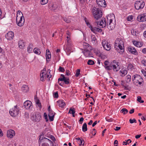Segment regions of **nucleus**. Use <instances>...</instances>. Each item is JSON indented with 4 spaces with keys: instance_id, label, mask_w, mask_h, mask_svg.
<instances>
[{
    "instance_id": "c9c22d12",
    "label": "nucleus",
    "mask_w": 146,
    "mask_h": 146,
    "mask_svg": "<svg viewBox=\"0 0 146 146\" xmlns=\"http://www.w3.org/2000/svg\"><path fill=\"white\" fill-rule=\"evenodd\" d=\"M126 77L127 80V82H130L131 80V76L130 75H128L126 76Z\"/></svg>"
},
{
    "instance_id": "680f3d73",
    "label": "nucleus",
    "mask_w": 146,
    "mask_h": 146,
    "mask_svg": "<svg viewBox=\"0 0 146 146\" xmlns=\"http://www.w3.org/2000/svg\"><path fill=\"white\" fill-rule=\"evenodd\" d=\"M46 56V60L47 61L48 60V59H50L51 57V55Z\"/></svg>"
},
{
    "instance_id": "4d7b16f0",
    "label": "nucleus",
    "mask_w": 146,
    "mask_h": 146,
    "mask_svg": "<svg viewBox=\"0 0 146 146\" xmlns=\"http://www.w3.org/2000/svg\"><path fill=\"white\" fill-rule=\"evenodd\" d=\"M83 45L84 46V48H87L88 46V44L86 43H83Z\"/></svg>"
},
{
    "instance_id": "0eeeda50",
    "label": "nucleus",
    "mask_w": 146,
    "mask_h": 146,
    "mask_svg": "<svg viewBox=\"0 0 146 146\" xmlns=\"http://www.w3.org/2000/svg\"><path fill=\"white\" fill-rule=\"evenodd\" d=\"M19 109L16 105L10 110L9 113L11 116L15 117L19 114Z\"/></svg>"
},
{
    "instance_id": "58836bf2",
    "label": "nucleus",
    "mask_w": 146,
    "mask_h": 146,
    "mask_svg": "<svg viewBox=\"0 0 146 146\" xmlns=\"http://www.w3.org/2000/svg\"><path fill=\"white\" fill-rule=\"evenodd\" d=\"M87 64L89 65H93L94 63V61L92 60H89L88 61Z\"/></svg>"
},
{
    "instance_id": "bf43d9fd",
    "label": "nucleus",
    "mask_w": 146,
    "mask_h": 146,
    "mask_svg": "<svg viewBox=\"0 0 146 146\" xmlns=\"http://www.w3.org/2000/svg\"><path fill=\"white\" fill-rule=\"evenodd\" d=\"M142 63L144 66L146 65V60H143L141 61Z\"/></svg>"
},
{
    "instance_id": "7ed1b4c3",
    "label": "nucleus",
    "mask_w": 146,
    "mask_h": 146,
    "mask_svg": "<svg viewBox=\"0 0 146 146\" xmlns=\"http://www.w3.org/2000/svg\"><path fill=\"white\" fill-rule=\"evenodd\" d=\"M118 63V62H116L114 60L113 62H112L110 65L105 66V68L108 70H110L113 68L114 71L117 72L120 69Z\"/></svg>"
},
{
    "instance_id": "a878e982",
    "label": "nucleus",
    "mask_w": 146,
    "mask_h": 146,
    "mask_svg": "<svg viewBox=\"0 0 146 146\" xmlns=\"http://www.w3.org/2000/svg\"><path fill=\"white\" fill-rule=\"evenodd\" d=\"M21 90L23 92H27L29 90V87L27 85H24L22 86L21 88Z\"/></svg>"
},
{
    "instance_id": "0e129e2a",
    "label": "nucleus",
    "mask_w": 146,
    "mask_h": 146,
    "mask_svg": "<svg viewBox=\"0 0 146 146\" xmlns=\"http://www.w3.org/2000/svg\"><path fill=\"white\" fill-rule=\"evenodd\" d=\"M121 127H116L114 129V130L115 131H118L120 129Z\"/></svg>"
},
{
    "instance_id": "052dcab7",
    "label": "nucleus",
    "mask_w": 146,
    "mask_h": 146,
    "mask_svg": "<svg viewBox=\"0 0 146 146\" xmlns=\"http://www.w3.org/2000/svg\"><path fill=\"white\" fill-rule=\"evenodd\" d=\"M25 117L27 118H29V114L28 112H25Z\"/></svg>"
},
{
    "instance_id": "69168bd1",
    "label": "nucleus",
    "mask_w": 146,
    "mask_h": 146,
    "mask_svg": "<svg viewBox=\"0 0 146 146\" xmlns=\"http://www.w3.org/2000/svg\"><path fill=\"white\" fill-rule=\"evenodd\" d=\"M134 111V110L133 109H131V110L129 111V113L130 114H132V113H133Z\"/></svg>"
},
{
    "instance_id": "473e14b6",
    "label": "nucleus",
    "mask_w": 146,
    "mask_h": 146,
    "mask_svg": "<svg viewBox=\"0 0 146 146\" xmlns=\"http://www.w3.org/2000/svg\"><path fill=\"white\" fill-rule=\"evenodd\" d=\"M75 111V108H70L69 109L68 113L71 114H74Z\"/></svg>"
},
{
    "instance_id": "f257e3e1",
    "label": "nucleus",
    "mask_w": 146,
    "mask_h": 146,
    "mask_svg": "<svg viewBox=\"0 0 146 146\" xmlns=\"http://www.w3.org/2000/svg\"><path fill=\"white\" fill-rule=\"evenodd\" d=\"M92 13L94 18L96 20L102 17V12L100 8L94 7L92 9Z\"/></svg>"
},
{
    "instance_id": "a211bd4d",
    "label": "nucleus",
    "mask_w": 146,
    "mask_h": 146,
    "mask_svg": "<svg viewBox=\"0 0 146 146\" xmlns=\"http://www.w3.org/2000/svg\"><path fill=\"white\" fill-rule=\"evenodd\" d=\"M19 27L22 26L24 24L25 22L23 16H21V17H19L18 20V21H16Z\"/></svg>"
},
{
    "instance_id": "de8ad7c7",
    "label": "nucleus",
    "mask_w": 146,
    "mask_h": 146,
    "mask_svg": "<svg viewBox=\"0 0 146 146\" xmlns=\"http://www.w3.org/2000/svg\"><path fill=\"white\" fill-rule=\"evenodd\" d=\"M44 118L46 120V121H48V118L47 115L46 113H44Z\"/></svg>"
},
{
    "instance_id": "4468645a",
    "label": "nucleus",
    "mask_w": 146,
    "mask_h": 146,
    "mask_svg": "<svg viewBox=\"0 0 146 146\" xmlns=\"http://www.w3.org/2000/svg\"><path fill=\"white\" fill-rule=\"evenodd\" d=\"M96 2L99 7L105 8L106 6V3L105 0H96Z\"/></svg>"
},
{
    "instance_id": "5701e85b",
    "label": "nucleus",
    "mask_w": 146,
    "mask_h": 146,
    "mask_svg": "<svg viewBox=\"0 0 146 146\" xmlns=\"http://www.w3.org/2000/svg\"><path fill=\"white\" fill-rule=\"evenodd\" d=\"M58 104L60 107L63 108L65 105V103L63 100H59L57 101Z\"/></svg>"
},
{
    "instance_id": "39448f33",
    "label": "nucleus",
    "mask_w": 146,
    "mask_h": 146,
    "mask_svg": "<svg viewBox=\"0 0 146 146\" xmlns=\"http://www.w3.org/2000/svg\"><path fill=\"white\" fill-rule=\"evenodd\" d=\"M115 48L116 46L118 47L119 49L123 52L124 51V43L123 40L119 38H117L115 40Z\"/></svg>"
},
{
    "instance_id": "72a5a7b5",
    "label": "nucleus",
    "mask_w": 146,
    "mask_h": 146,
    "mask_svg": "<svg viewBox=\"0 0 146 146\" xmlns=\"http://www.w3.org/2000/svg\"><path fill=\"white\" fill-rule=\"evenodd\" d=\"M120 112L123 114H125L127 113L128 110L125 108H123L121 110Z\"/></svg>"
},
{
    "instance_id": "e2e57ef3",
    "label": "nucleus",
    "mask_w": 146,
    "mask_h": 146,
    "mask_svg": "<svg viewBox=\"0 0 146 146\" xmlns=\"http://www.w3.org/2000/svg\"><path fill=\"white\" fill-rule=\"evenodd\" d=\"M142 73L144 75V76L146 77V72L144 70H141Z\"/></svg>"
},
{
    "instance_id": "20e7f679",
    "label": "nucleus",
    "mask_w": 146,
    "mask_h": 146,
    "mask_svg": "<svg viewBox=\"0 0 146 146\" xmlns=\"http://www.w3.org/2000/svg\"><path fill=\"white\" fill-rule=\"evenodd\" d=\"M132 80L133 83L136 85H141L143 82V79L142 77L138 74L133 75L132 77Z\"/></svg>"
},
{
    "instance_id": "f704fd0d",
    "label": "nucleus",
    "mask_w": 146,
    "mask_h": 146,
    "mask_svg": "<svg viewBox=\"0 0 146 146\" xmlns=\"http://www.w3.org/2000/svg\"><path fill=\"white\" fill-rule=\"evenodd\" d=\"M91 39L92 42L93 43H94L96 40V36L94 35H91Z\"/></svg>"
},
{
    "instance_id": "9d476101",
    "label": "nucleus",
    "mask_w": 146,
    "mask_h": 146,
    "mask_svg": "<svg viewBox=\"0 0 146 146\" xmlns=\"http://www.w3.org/2000/svg\"><path fill=\"white\" fill-rule=\"evenodd\" d=\"M145 3L143 1H137L135 4V7L137 10L143 9L145 6Z\"/></svg>"
},
{
    "instance_id": "cd10ccee",
    "label": "nucleus",
    "mask_w": 146,
    "mask_h": 146,
    "mask_svg": "<svg viewBox=\"0 0 146 146\" xmlns=\"http://www.w3.org/2000/svg\"><path fill=\"white\" fill-rule=\"evenodd\" d=\"M77 142L79 145V146H83L84 144V142L83 140H81L80 138H78Z\"/></svg>"
},
{
    "instance_id": "6e6d98bb",
    "label": "nucleus",
    "mask_w": 146,
    "mask_h": 146,
    "mask_svg": "<svg viewBox=\"0 0 146 146\" xmlns=\"http://www.w3.org/2000/svg\"><path fill=\"white\" fill-rule=\"evenodd\" d=\"M109 63V62L108 60H105L104 62V64L105 65L104 67L108 66V65Z\"/></svg>"
},
{
    "instance_id": "ea45409f",
    "label": "nucleus",
    "mask_w": 146,
    "mask_h": 146,
    "mask_svg": "<svg viewBox=\"0 0 146 146\" xmlns=\"http://www.w3.org/2000/svg\"><path fill=\"white\" fill-rule=\"evenodd\" d=\"M141 97L140 96H139L137 97V101L141 103H143L144 102V101L143 100H141Z\"/></svg>"
},
{
    "instance_id": "f3484780",
    "label": "nucleus",
    "mask_w": 146,
    "mask_h": 146,
    "mask_svg": "<svg viewBox=\"0 0 146 146\" xmlns=\"http://www.w3.org/2000/svg\"><path fill=\"white\" fill-rule=\"evenodd\" d=\"M24 106L26 109H29L32 108V103L30 101H26L24 103Z\"/></svg>"
},
{
    "instance_id": "338daca9",
    "label": "nucleus",
    "mask_w": 146,
    "mask_h": 146,
    "mask_svg": "<svg viewBox=\"0 0 146 146\" xmlns=\"http://www.w3.org/2000/svg\"><path fill=\"white\" fill-rule=\"evenodd\" d=\"M60 81H58V84H59L60 85V86H63V85L64 83H62V82H60Z\"/></svg>"
},
{
    "instance_id": "49530a36",
    "label": "nucleus",
    "mask_w": 146,
    "mask_h": 146,
    "mask_svg": "<svg viewBox=\"0 0 146 146\" xmlns=\"http://www.w3.org/2000/svg\"><path fill=\"white\" fill-rule=\"evenodd\" d=\"M129 121L131 123H137V121L135 119H130L129 120Z\"/></svg>"
},
{
    "instance_id": "f8f14e48",
    "label": "nucleus",
    "mask_w": 146,
    "mask_h": 146,
    "mask_svg": "<svg viewBox=\"0 0 146 146\" xmlns=\"http://www.w3.org/2000/svg\"><path fill=\"white\" fill-rule=\"evenodd\" d=\"M60 78H58L59 81H63L65 84H68L70 83L69 79L68 77H65L63 74H61L60 75Z\"/></svg>"
},
{
    "instance_id": "6e6552de",
    "label": "nucleus",
    "mask_w": 146,
    "mask_h": 146,
    "mask_svg": "<svg viewBox=\"0 0 146 146\" xmlns=\"http://www.w3.org/2000/svg\"><path fill=\"white\" fill-rule=\"evenodd\" d=\"M85 22L87 25L89 27L91 30V31L94 33H96V32H98L101 33L102 32V30L101 29H100L96 27H92L90 25L89 23L86 21L85 20Z\"/></svg>"
},
{
    "instance_id": "393cba45",
    "label": "nucleus",
    "mask_w": 146,
    "mask_h": 146,
    "mask_svg": "<svg viewBox=\"0 0 146 146\" xmlns=\"http://www.w3.org/2000/svg\"><path fill=\"white\" fill-rule=\"evenodd\" d=\"M133 43L135 46L138 47H140L142 46V44L141 42H138L135 40L133 41Z\"/></svg>"
},
{
    "instance_id": "09e8293b",
    "label": "nucleus",
    "mask_w": 146,
    "mask_h": 146,
    "mask_svg": "<svg viewBox=\"0 0 146 146\" xmlns=\"http://www.w3.org/2000/svg\"><path fill=\"white\" fill-rule=\"evenodd\" d=\"M80 74V70L78 69L76 70V72L75 74L76 77H78Z\"/></svg>"
},
{
    "instance_id": "9b49d317",
    "label": "nucleus",
    "mask_w": 146,
    "mask_h": 146,
    "mask_svg": "<svg viewBox=\"0 0 146 146\" xmlns=\"http://www.w3.org/2000/svg\"><path fill=\"white\" fill-rule=\"evenodd\" d=\"M96 23L98 27H105L106 25V22L105 21V19L103 18L101 21L97 20Z\"/></svg>"
},
{
    "instance_id": "6ab92c4d",
    "label": "nucleus",
    "mask_w": 146,
    "mask_h": 146,
    "mask_svg": "<svg viewBox=\"0 0 146 146\" xmlns=\"http://www.w3.org/2000/svg\"><path fill=\"white\" fill-rule=\"evenodd\" d=\"M14 36V34L12 31H9L5 35V37L7 39L11 40Z\"/></svg>"
},
{
    "instance_id": "2f4dec72",
    "label": "nucleus",
    "mask_w": 146,
    "mask_h": 146,
    "mask_svg": "<svg viewBox=\"0 0 146 146\" xmlns=\"http://www.w3.org/2000/svg\"><path fill=\"white\" fill-rule=\"evenodd\" d=\"M82 131L84 132H85L87 130V125L86 123H84L82 127Z\"/></svg>"
},
{
    "instance_id": "dca6fc26",
    "label": "nucleus",
    "mask_w": 146,
    "mask_h": 146,
    "mask_svg": "<svg viewBox=\"0 0 146 146\" xmlns=\"http://www.w3.org/2000/svg\"><path fill=\"white\" fill-rule=\"evenodd\" d=\"M112 20L110 19L109 22L108 23L107 27L109 30H112L115 27V24L112 23Z\"/></svg>"
},
{
    "instance_id": "3c124183",
    "label": "nucleus",
    "mask_w": 146,
    "mask_h": 146,
    "mask_svg": "<svg viewBox=\"0 0 146 146\" xmlns=\"http://www.w3.org/2000/svg\"><path fill=\"white\" fill-rule=\"evenodd\" d=\"M93 131H91V133L93 135H95L96 133V130L95 129H93Z\"/></svg>"
},
{
    "instance_id": "bb28decb",
    "label": "nucleus",
    "mask_w": 146,
    "mask_h": 146,
    "mask_svg": "<svg viewBox=\"0 0 146 146\" xmlns=\"http://www.w3.org/2000/svg\"><path fill=\"white\" fill-rule=\"evenodd\" d=\"M128 49L129 52L133 54H135L137 52L136 49L133 47H129Z\"/></svg>"
},
{
    "instance_id": "774afa93",
    "label": "nucleus",
    "mask_w": 146,
    "mask_h": 146,
    "mask_svg": "<svg viewBox=\"0 0 146 146\" xmlns=\"http://www.w3.org/2000/svg\"><path fill=\"white\" fill-rule=\"evenodd\" d=\"M142 52L146 54V48H144L142 50Z\"/></svg>"
},
{
    "instance_id": "a18cd8bd",
    "label": "nucleus",
    "mask_w": 146,
    "mask_h": 146,
    "mask_svg": "<svg viewBox=\"0 0 146 146\" xmlns=\"http://www.w3.org/2000/svg\"><path fill=\"white\" fill-rule=\"evenodd\" d=\"M47 137L50 138L51 140H52L53 141H54L56 140V139L53 136L49 135L48 136H46Z\"/></svg>"
},
{
    "instance_id": "37998d69",
    "label": "nucleus",
    "mask_w": 146,
    "mask_h": 146,
    "mask_svg": "<svg viewBox=\"0 0 146 146\" xmlns=\"http://www.w3.org/2000/svg\"><path fill=\"white\" fill-rule=\"evenodd\" d=\"M131 33L132 35L133 36H135L136 35V31L135 29H132L131 30Z\"/></svg>"
},
{
    "instance_id": "864d4df0",
    "label": "nucleus",
    "mask_w": 146,
    "mask_h": 146,
    "mask_svg": "<svg viewBox=\"0 0 146 146\" xmlns=\"http://www.w3.org/2000/svg\"><path fill=\"white\" fill-rule=\"evenodd\" d=\"M59 70L60 71L62 72H64L65 71L64 68L61 66L59 67Z\"/></svg>"
},
{
    "instance_id": "603ef678",
    "label": "nucleus",
    "mask_w": 146,
    "mask_h": 146,
    "mask_svg": "<svg viewBox=\"0 0 146 146\" xmlns=\"http://www.w3.org/2000/svg\"><path fill=\"white\" fill-rule=\"evenodd\" d=\"M51 55L50 52L48 49H47L46 50V56Z\"/></svg>"
},
{
    "instance_id": "79ce46f5",
    "label": "nucleus",
    "mask_w": 146,
    "mask_h": 146,
    "mask_svg": "<svg viewBox=\"0 0 146 146\" xmlns=\"http://www.w3.org/2000/svg\"><path fill=\"white\" fill-rule=\"evenodd\" d=\"M127 19L128 21H131L133 19V17L132 16L129 15L127 17Z\"/></svg>"
},
{
    "instance_id": "423d86ee",
    "label": "nucleus",
    "mask_w": 146,
    "mask_h": 146,
    "mask_svg": "<svg viewBox=\"0 0 146 146\" xmlns=\"http://www.w3.org/2000/svg\"><path fill=\"white\" fill-rule=\"evenodd\" d=\"M41 115L39 113H32L31 119L35 122H39L41 119Z\"/></svg>"
},
{
    "instance_id": "4be33fe9",
    "label": "nucleus",
    "mask_w": 146,
    "mask_h": 146,
    "mask_svg": "<svg viewBox=\"0 0 146 146\" xmlns=\"http://www.w3.org/2000/svg\"><path fill=\"white\" fill-rule=\"evenodd\" d=\"M54 113L52 110H50L49 111L48 117L50 121H52L54 120Z\"/></svg>"
},
{
    "instance_id": "2eb2a0df",
    "label": "nucleus",
    "mask_w": 146,
    "mask_h": 146,
    "mask_svg": "<svg viewBox=\"0 0 146 146\" xmlns=\"http://www.w3.org/2000/svg\"><path fill=\"white\" fill-rule=\"evenodd\" d=\"M137 20L139 22L146 21V14H142L139 15L137 18Z\"/></svg>"
},
{
    "instance_id": "ddd939ff",
    "label": "nucleus",
    "mask_w": 146,
    "mask_h": 146,
    "mask_svg": "<svg viewBox=\"0 0 146 146\" xmlns=\"http://www.w3.org/2000/svg\"><path fill=\"white\" fill-rule=\"evenodd\" d=\"M102 45L104 48L107 51H109L111 49L110 44L106 40L103 41Z\"/></svg>"
},
{
    "instance_id": "c85d7f7f",
    "label": "nucleus",
    "mask_w": 146,
    "mask_h": 146,
    "mask_svg": "<svg viewBox=\"0 0 146 146\" xmlns=\"http://www.w3.org/2000/svg\"><path fill=\"white\" fill-rule=\"evenodd\" d=\"M21 16H23V15L20 11H18L17 13V16L16 18V21L17 22L18 20L19 19V18L21 17Z\"/></svg>"
},
{
    "instance_id": "a19ab883",
    "label": "nucleus",
    "mask_w": 146,
    "mask_h": 146,
    "mask_svg": "<svg viewBox=\"0 0 146 146\" xmlns=\"http://www.w3.org/2000/svg\"><path fill=\"white\" fill-rule=\"evenodd\" d=\"M128 69L132 70L134 68L133 66L131 64H129L128 66L127 67Z\"/></svg>"
},
{
    "instance_id": "4c0bfd02",
    "label": "nucleus",
    "mask_w": 146,
    "mask_h": 146,
    "mask_svg": "<svg viewBox=\"0 0 146 146\" xmlns=\"http://www.w3.org/2000/svg\"><path fill=\"white\" fill-rule=\"evenodd\" d=\"M98 56H99L103 60H104V59L106 58V56L105 55H103V54H102L100 53L98 54Z\"/></svg>"
},
{
    "instance_id": "7c9ffc66",
    "label": "nucleus",
    "mask_w": 146,
    "mask_h": 146,
    "mask_svg": "<svg viewBox=\"0 0 146 146\" xmlns=\"http://www.w3.org/2000/svg\"><path fill=\"white\" fill-rule=\"evenodd\" d=\"M34 52L36 54H39L40 53V49L37 48H35L33 49Z\"/></svg>"
},
{
    "instance_id": "e433bc0d",
    "label": "nucleus",
    "mask_w": 146,
    "mask_h": 146,
    "mask_svg": "<svg viewBox=\"0 0 146 146\" xmlns=\"http://www.w3.org/2000/svg\"><path fill=\"white\" fill-rule=\"evenodd\" d=\"M48 0H41L40 3L42 5H44L47 3Z\"/></svg>"
},
{
    "instance_id": "1a4fd4ad",
    "label": "nucleus",
    "mask_w": 146,
    "mask_h": 146,
    "mask_svg": "<svg viewBox=\"0 0 146 146\" xmlns=\"http://www.w3.org/2000/svg\"><path fill=\"white\" fill-rule=\"evenodd\" d=\"M46 70H43L40 73V80L42 81H44L46 78H47L48 80H50V76H49V75H48L47 73H46Z\"/></svg>"
},
{
    "instance_id": "412c9836",
    "label": "nucleus",
    "mask_w": 146,
    "mask_h": 146,
    "mask_svg": "<svg viewBox=\"0 0 146 146\" xmlns=\"http://www.w3.org/2000/svg\"><path fill=\"white\" fill-rule=\"evenodd\" d=\"M67 44L66 49L68 51H70L71 50V46L72 45V43L70 38H67L66 39Z\"/></svg>"
},
{
    "instance_id": "b1692460",
    "label": "nucleus",
    "mask_w": 146,
    "mask_h": 146,
    "mask_svg": "<svg viewBox=\"0 0 146 146\" xmlns=\"http://www.w3.org/2000/svg\"><path fill=\"white\" fill-rule=\"evenodd\" d=\"M18 44L19 47L21 49L23 48L25 46V43L22 40H19L18 42Z\"/></svg>"
},
{
    "instance_id": "f03ea898",
    "label": "nucleus",
    "mask_w": 146,
    "mask_h": 146,
    "mask_svg": "<svg viewBox=\"0 0 146 146\" xmlns=\"http://www.w3.org/2000/svg\"><path fill=\"white\" fill-rule=\"evenodd\" d=\"M48 143H51L52 142L47 138L42 137L41 135L39 137L38 140L39 146H49Z\"/></svg>"
},
{
    "instance_id": "c756f323",
    "label": "nucleus",
    "mask_w": 146,
    "mask_h": 146,
    "mask_svg": "<svg viewBox=\"0 0 146 146\" xmlns=\"http://www.w3.org/2000/svg\"><path fill=\"white\" fill-rule=\"evenodd\" d=\"M120 72L121 74V75L122 76H124L127 73V71L124 69H121L120 71Z\"/></svg>"
},
{
    "instance_id": "8fccbe9b",
    "label": "nucleus",
    "mask_w": 146,
    "mask_h": 146,
    "mask_svg": "<svg viewBox=\"0 0 146 146\" xmlns=\"http://www.w3.org/2000/svg\"><path fill=\"white\" fill-rule=\"evenodd\" d=\"M33 50L32 48L30 46H28L27 48V51L29 52L30 53Z\"/></svg>"
},
{
    "instance_id": "13d9d810",
    "label": "nucleus",
    "mask_w": 146,
    "mask_h": 146,
    "mask_svg": "<svg viewBox=\"0 0 146 146\" xmlns=\"http://www.w3.org/2000/svg\"><path fill=\"white\" fill-rule=\"evenodd\" d=\"M89 51H86L84 52V54L87 57L89 56Z\"/></svg>"
},
{
    "instance_id": "aec40b11",
    "label": "nucleus",
    "mask_w": 146,
    "mask_h": 146,
    "mask_svg": "<svg viewBox=\"0 0 146 146\" xmlns=\"http://www.w3.org/2000/svg\"><path fill=\"white\" fill-rule=\"evenodd\" d=\"M15 135V131L12 129L8 130L7 132V137L10 138H12Z\"/></svg>"
},
{
    "instance_id": "5fc2aeb1",
    "label": "nucleus",
    "mask_w": 146,
    "mask_h": 146,
    "mask_svg": "<svg viewBox=\"0 0 146 146\" xmlns=\"http://www.w3.org/2000/svg\"><path fill=\"white\" fill-rule=\"evenodd\" d=\"M71 74V72L69 70H67L66 71V75L67 76H69Z\"/></svg>"
},
{
    "instance_id": "c03bdc74",
    "label": "nucleus",
    "mask_w": 146,
    "mask_h": 146,
    "mask_svg": "<svg viewBox=\"0 0 146 146\" xmlns=\"http://www.w3.org/2000/svg\"><path fill=\"white\" fill-rule=\"evenodd\" d=\"M64 20L67 23H69L71 22L70 19L69 18H63Z\"/></svg>"
}]
</instances>
